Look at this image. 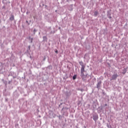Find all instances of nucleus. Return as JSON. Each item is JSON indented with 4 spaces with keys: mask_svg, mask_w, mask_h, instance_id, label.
<instances>
[{
    "mask_svg": "<svg viewBox=\"0 0 128 128\" xmlns=\"http://www.w3.org/2000/svg\"><path fill=\"white\" fill-rule=\"evenodd\" d=\"M80 66H81V70H80V74L82 76H88V73L84 74V72H86V71L84 70L86 68V66L84 64V62L82 61H80L79 62Z\"/></svg>",
    "mask_w": 128,
    "mask_h": 128,
    "instance_id": "nucleus-1",
    "label": "nucleus"
},
{
    "mask_svg": "<svg viewBox=\"0 0 128 128\" xmlns=\"http://www.w3.org/2000/svg\"><path fill=\"white\" fill-rule=\"evenodd\" d=\"M69 108L68 107H63L61 110V112H62L64 116H68V110Z\"/></svg>",
    "mask_w": 128,
    "mask_h": 128,
    "instance_id": "nucleus-2",
    "label": "nucleus"
},
{
    "mask_svg": "<svg viewBox=\"0 0 128 128\" xmlns=\"http://www.w3.org/2000/svg\"><path fill=\"white\" fill-rule=\"evenodd\" d=\"M8 76H12L13 78H16V72H10Z\"/></svg>",
    "mask_w": 128,
    "mask_h": 128,
    "instance_id": "nucleus-3",
    "label": "nucleus"
},
{
    "mask_svg": "<svg viewBox=\"0 0 128 128\" xmlns=\"http://www.w3.org/2000/svg\"><path fill=\"white\" fill-rule=\"evenodd\" d=\"M118 74H114L112 76L111 78V80H116L118 78Z\"/></svg>",
    "mask_w": 128,
    "mask_h": 128,
    "instance_id": "nucleus-4",
    "label": "nucleus"
},
{
    "mask_svg": "<svg viewBox=\"0 0 128 128\" xmlns=\"http://www.w3.org/2000/svg\"><path fill=\"white\" fill-rule=\"evenodd\" d=\"M102 86V80H99L96 84V88L100 90V86Z\"/></svg>",
    "mask_w": 128,
    "mask_h": 128,
    "instance_id": "nucleus-5",
    "label": "nucleus"
},
{
    "mask_svg": "<svg viewBox=\"0 0 128 128\" xmlns=\"http://www.w3.org/2000/svg\"><path fill=\"white\" fill-rule=\"evenodd\" d=\"M93 120L95 122H96V121L98 120V116L96 114H94L93 116Z\"/></svg>",
    "mask_w": 128,
    "mask_h": 128,
    "instance_id": "nucleus-6",
    "label": "nucleus"
},
{
    "mask_svg": "<svg viewBox=\"0 0 128 128\" xmlns=\"http://www.w3.org/2000/svg\"><path fill=\"white\" fill-rule=\"evenodd\" d=\"M71 94H72V93L70 92H67L66 94V98H70V96Z\"/></svg>",
    "mask_w": 128,
    "mask_h": 128,
    "instance_id": "nucleus-7",
    "label": "nucleus"
},
{
    "mask_svg": "<svg viewBox=\"0 0 128 128\" xmlns=\"http://www.w3.org/2000/svg\"><path fill=\"white\" fill-rule=\"evenodd\" d=\"M98 14H100V13L98 10H96L94 12V16L95 18H96Z\"/></svg>",
    "mask_w": 128,
    "mask_h": 128,
    "instance_id": "nucleus-8",
    "label": "nucleus"
},
{
    "mask_svg": "<svg viewBox=\"0 0 128 128\" xmlns=\"http://www.w3.org/2000/svg\"><path fill=\"white\" fill-rule=\"evenodd\" d=\"M43 40L42 42H48V37H46V36H44L42 37Z\"/></svg>",
    "mask_w": 128,
    "mask_h": 128,
    "instance_id": "nucleus-9",
    "label": "nucleus"
},
{
    "mask_svg": "<svg viewBox=\"0 0 128 128\" xmlns=\"http://www.w3.org/2000/svg\"><path fill=\"white\" fill-rule=\"evenodd\" d=\"M10 20H14V14H12L10 18Z\"/></svg>",
    "mask_w": 128,
    "mask_h": 128,
    "instance_id": "nucleus-10",
    "label": "nucleus"
},
{
    "mask_svg": "<svg viewBox=\"0 0 128 128\" xmlns=\"http://www.w3.org/2000/svg\"><path fill=\"white\" fill-rule=\"evenodd\" d=\"M126 72V68H124V70L122 71V74H124Z\"/></svg>",
    "mask_w": 128,
    "mask_h": 128,
    "instance_id": "nucleus-11",
    "label": "nucleus"
},
{
    "mask_svg": "<svg viewBox=\"0 0 128 128\" xmlns=\"http://www.w3.org/2000/svg\"><path fill=\"white\" fill-rule=\"evenodd\" d=\"M28 40L30 41V43L32 44V40H34V38H31L30 36H29Z\"/></svg>",
    "mask_w": 128,
    "mask_h": 128,
    "instance_id": "nucleus-12",
    "label": "nucleus"
},
{
    "mask_svg": "<svg viewBox=\"0 0 128 128\" xmlns=\"http://www.w3.org/2000/svg\"><path fill=\"white\" fill-rule=\"evenodd\" d=\"M112 16V14L110 13V12H108V18H112V16Z\"/></svg>",
    "mask_w": 128,
    "mask_h": 128,
    "instance_id": "nucleus-13",
    "label": "nucleus"
},
{
    "mask_svg": "<svg viewBox=\"0 0 128 128\" xmlns=\"http://www.w3.org/2000/svg\"><path fill=\"white\" fill-rule=\"evenodd\" d=\"M73 4H71L70 5V6L68 8V10H72V6H73Z\"/></svg>",
    "mask_w": 128,
    "mask_h": 128,
    "instance_id": "nucleus-14",
    "label": "nucleus"
},
{
    "mask_svg": "<svg viewBox=\"0 0 128 128\" xmlns=\"http://www.w3.org/2000/svg\"><path fill=\"white\" fill-rule=\"evenodd\" d=\"M76 76L77 75L76 74H74L73 76H72V80H76Z\"/></svg>",
    "mask_w": 128,
    "mask_h": 128,
    "instance_id": "nucleus-15",
    "label": "nucleus"
},
{
    "mask_svg": "<svg viewBox=\"0 0 128 128\" xmlns=\"http://www.w3.org/2000/svg\"><path fill=\"white\" fill-rule=\"evenodd\" d=\"M48 68L49 70H52V66L51 65L48 66Z\"/></svg>",
    "mask_w": 128,
    "mask_h": 128,
    "instance_id": "nucleus-16",
    "label": "nucleus"
},
{
    "mask_svg": "<svg viewBox=\"0 0 128 128\" xmlns=\"http://www.w3.org/2000/svg\"><path fill=\"white\" fill-rule=\"evenodd\" d=\"M30 50V46H28V49L27 50V52H30L29 50Z\"/></svg>",
    "mask_w": 128,
    "mask_h": 128,
    "instance_id": "nucleus-17",
    "label": "nucleus"
},
{
    "mask_svg": "<svg viewBox=\"0 0 128 128\" xmlns=\"http://www.w3.org/2000/svg\"><path fill=\"white\" fill-rule=\"evenodd\" d=\"M106 126L108 128H112V126L110 125V124H106Z\"/></svg>",
    "mask_w": 128,
    "mask_h": 128,
    "instance_id": "nucleus-18",
    "label": "nucleus"
},
{
    "mask_svg": "<svg viewBox=\"0 0 128 128\" xmlns=\"http://www.w3.org/2000/svg\"><path fill=\"white\" fill-rule=\"evenodd\" d=\"M36 32H38V30H36V28H34L33 30L34 34H36Z\"/></svg>",
    "mask_w": 128,
    "mask_h": 128,
    "instance_id": "nucleus-19",
    "label": "nucleus"
},
{
    "mask_svg": "<svg viewBox=\"0 0 128 128\" xmlns=\"http://www.w3.org/2000/svg\"><path fill=\"white\" fill-rule=\"evenodd\" d=\"M26 24H28V26H30V23L28 22V20H26Z\"/></svg>",
    "mask_w": 128,
    "mask_h": 128,
    "instance_id": "nucleus-20",
    "label": "nucleus"
},
{
    "mask_svg": "<svg viewBox=\"0 0 128 128\" xmlns=\"http://www.w3.org/2000/svg\"><path fill=\"white\" fill-rule=\"evenodd\" d=\"M54 52L56 54H58V50H56Z\"/></svg>",
    "mask_w": 128,
    "mask_h": 128,
    "instance_id": "nucleus-21",
    "label": "nucleus"
},
{
    "mask_svg": "<svg viewBox=\"0 0 128 128\" xmlns=\"http://www.w3.org/2000/svg\"><path fill=\"white\" fill-rule=\"evenodd\" d=\"M64 103H60V104L59 105V108L60 107V106H62Z\"/></svg>",
    "mask_w": 128,
    "mask_h": 128,
    "instance_id": "nucleus-22",
    "label": "nucleus"
},
{
    "mask_svg": "<svg viewBox=\"0 0 128 128\" xmlns=\"http://www.w3.org/2000/svg\"><path fill=\"white\" fill-rule=\"evenodd\" d=\"M93 108H96V105H94Z\"/></svg>",
    "mask_w": 128,
    "mask_h": 128,
    "instance_id": "nucleus-23",
    "label": "nucleus"
},
{
    "mask_svg": "<svg viewBox=\"0 0 128 128\" xmlns=\"http://www.w3.org/2000/svg\"><path fill=\"white\" fill-rule=\"evenodd\" d=\"M46 56H44V59H43V60H44V61L46 60Z\"/></svg>",
    "mask_w": 128,
    "mask_h": 128,
    "instance_id": "nucleus-24",
    "label": "nucleus"
},
{
    "mask_svg": "<svg viewBox=\"0 0 128 128\" xmlns=\"http://www.w3.org/2000/svg\"><path fill=\"white\" fill-rule=\"evenodd\" d=\"M80 92H83L84 90L83 89H80Z\"/></svg>",
    "mask_w": 128,
    "mask_h": 128,
    "instance_id": "nucleus-25",
    "label": "nucleus"
},
{
    "mask_svg": "<svg viewBox=\"0 0 128 128\" xmlns=\"http://www.w3.org/2000/svg\"><path fill=\"white\" fill-rule=\"evenodd\" d=\"M104 106H108V104H105Z\"/></svg>",
    "mask_w": 128,
    "mask_h": 128,
    "instance_id": "nucleus-26",
    "label": "nucleus"
},
{
    "mask_svg": "<svg viewBox=\"0 0 128 128\" xmlns=\"http://www.w3.org/2000/svg\"><path fill=\"white\" fill-rule=\"evenodd\" d=\"M33 18H34V20H36V16H34Z\"/></svg>",
    "mask_w": 128,
    "mask_h": 128,
    "instance_id": "nucleus-27",
    "label": "nucleus"
},
{
    "mask_svg": "<svg viewBox=\"0 0 128 128\" xmlns=\"http://www.w3.org/2000/svg\"><path fill=\"white\" fill-rule=\"evenodd\" d=\"M8 100V98H6V102Z\"/></svg>",
    "mask_w": 128,
    "mask_h": 128,
    "instance_id": "nucleus-28",
    "label": "nucleus"
},
{
    "mask_svg": "<svg viewBox=\"0 0 128 128\" xmlns=\"http://www.w3.org/2000/svg\"><path fill=\"white\" fill-rule=\"evenodd\" d=\"M10 82H12V81H9V84L10 83Z\"/></svg>",
    "mask_w": 128,
    "mask_h": 128,
    "instance_id": "nucleus-29",
    "label": "nucleus"
},
{
    "mask_svg": "<svg viewBox=\"0 0 128 128\" xmlns=\"http://www.w3.org/2000/svg\"><path fill=\"white\" fill-rule=\"evenodd\" d=\"M58 12V10H56V12Z\"/></svg>",
    "mask_w": 128,
    "mask_h": 128,
    "instance_id": "nucleus-30",
    "label": "nucleus"
},
{
    "mask_svg": "<svg viewBox=\"0 0 128 128\" xmlns=\"http://www.w3.org/2000/svg\"><path fill=\"white\" fill-rule=\"evenodd\" d=\"M5 0V1H6V0Z\"/></svg>",
    "mask_w": 128,
    "mask_h": 128,
    "instance_id": "nucleus-31",
    "label": "nucleus"
},
{
    "mask_svg": "<svg viewBox=\"0 0 128 128\" xmlns=\"http://www.w3.org/2000/svg\"><path fill=\"white\" fill-rule=\"evenodd\" d=\"M40 34V32H39V34Z\"/></svg>",
    "mask_w": 128,
    "mask_h": 128,
    "instance_id": "nucleus-32",
    "label": "nucleus"
}]
</instances>
